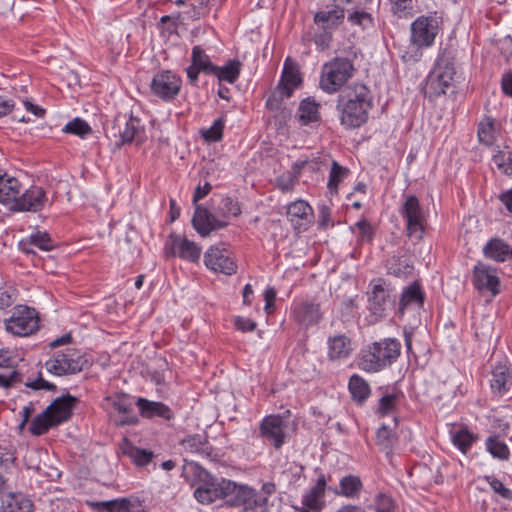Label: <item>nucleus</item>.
<instances>
[{
  "mask_svg": "<svg viewBox=\"0 0 512 512\" xmlns=\"http://www.w3.org/2000/svg\"><path fill=\"white\" fill-rule=\"evenodd\" d=\"M336 108L341 125L346 129L359 128L367 122L368 113L372 108L370 90L359 83L347 87L338 96Z\"/></svg>",
  "mask_w": 512,
  "mask_h": 512,
  "instance_id": "nucleus-1",
  "label": "nucleus"
},
{
  "mask_svg": "<svg viewBox=\"0 0 512 512\" xmlns=\"http://www.w3.org/2000/svg\"><path fill=\"white\" fill-rule=\"evenodd\" d=\"M401 343L396 338L373 342L361 352L358 367L366 372H379L392 365L400 356Z\"/></svg>",
  "mask_w": 512,
  "mask_h": 512,
  "instance_id": "nucleus-2",
  "label": "nucleus"
},
{
  "mask_svg": "<svg viewBox=\"0 0 512 512\" xmlns=\"http://www.w3.org/2000/svg\"><path fill=\"white\" fill-rule=\"evenodd\" d=\"M399 214L405 221L406 235L411 239L420 241L424 238L427 227V213L415 195L404 196L399 207Z\"/></svg>",
  "mask_w": 512,
  "mask_h": 512,
  "instance_id": "nucleus-3",
  "label": "nucleus"
},
{
  "mask_svg": "<svg viewBox=\"0 0 512 512\" xmlns=\"http://www.w3.org/2000/svg\"><path fill=\"white\" fill-rule=\"evenodd\" d=\"M352 61L344 57H335L324 64L320 78V87L327 93H335L353 76Z\"/></svg>",
  "mask_w": 512,
  "mask_h": 512,
  "instance_id": "nucleus-4",
  "label": "nucleus"
},
{
  "mask_svg": "<svg viewBox=\"0 0 512 512\" xmlns=\"http://www.w3.org/2000/svg\"><path fill=\"white\" fill-rule=\"evenodd\" d=\"M5 330L19 337H26L36 333L40 328L38 312L26 305H16L12 314L4 320Z\"/></svg>",
  "mask_w": 512,
  "mask_h": 512,
  "instance_id": "nucleus-5",
  "label": "nucleus"
},
{
  "mask_svg": "<svg viewBox=\"0 0 512 512\" xmlns=\"http://www.w3.org/2000/svg\"><path fill=\"white\" fill-rule=\"evenodd\" d=\"M455 74L453 61L449 58L441 57L427 78L425 95L432 98L446 94V91L453 84Z\"/></svg>",
  "mask_w": 512,
  "mask_h": 512,
  "instance_id": "nucleus-6",
  "label": "nucleus"
},
{
  "mask_svg": "<svg viewBox=\"0 0 512 512\" xmlns=\"http://www.w3.org/2000/svg\"><path fill=\"white\" fill-rule=\"evenodd\" d=\"M113 136L116 138V145L122 146L133 141L137 145L142 144L146 140L145 127L142 121L131 115H118L112 127Z\"/></svg>",
  "mask_w": 512,
  "mask_h": 512,
  "instance_id": "nucleus-7",
  "label": "nucleus"
},
{
  "mask_svg": "<svg viewBox=\"0 0 512 512\" xmlns=\"http://www.w3.org/2000/svg\"><path fill=\"white\" fill-rule=\"evenodd\" d=\"M287 421L278 414L265 416L259 423L258 436L271 445L275 450H280L287 441Z\"/></svg>",
  "mask_w": 512,
  "mask_h": 512,
  "instance_id": "nucleus-8",
  "label": "nucleus"
},
{
  "mask_svg": "<svg viewBox=\"0 0 512 512\" xmlns=\"http://www.w3.org/2000/svg\"><path fill=\"white\" fill-rule=\"evenodd\" d=\"M395 306V298L390 289L385 287L383 280L379 279L368 292V309L374 322L386 318Z\"/></svg>",
  "mask_w": 512,
  "mask_h": 512,
  "instance_id": "nucleus-9",
  "label": "nucleus"
},
{
  "mask_svg": "<svg viewBox=\"0 0 512 512\" xmlns=\"http://www.w3.org/2000/svg\"><path fill=\"white\" fill-rule=\"evenodd\" d=\"M87 366V359L83 356L74 357L70 350H67V352H56L53 358L45 363L47 371L56 376L76 374Z\"/></svg>",
  "mask_w": 512,
  "mask_h": 512,
  "instance_id": "nucleus-10",
  "label": "nucleus"
},
{
  "mask_svg": "<svg viewBox=\"0 0 512 512\" xmlns=\"http://www.w3.org/2000/svg\"><path fill=\"white\" fill-rule=\"evenodd\" d=\"M439 32V19L436 16H420L411 24V42L417 48L433 45Z\"/></svg>",
  "mask_w": 512,
  "mask_h": 512,
  "instance_id": "nucleus-11",
  "label": "nucleus"
},
{
  "mask_svg": "<svg viewBox=\"0 0 512 512\" xmlns=\"http://www.w3.org/2000/svg\"><path fill=\"white\" fill-rule=\"evenodd\" d=\"M182 85L181 78L170 70L156 73L150 83L153 95L163 101H172L180 92Z\"/></svg>",
  "mask_w": 512,
  "mask_h": 512,
  "instance_id": "nucleus-12",
  "label": "nucleus"
},
{
  "mask_svg": "<svg viewBox=\"0 0 512 512\" xmlns=\"http://www.w3.org/2000/svg\"><path fill=\"white\" fill-rule=\"evenodd\" d=\"M472 284L480 293L488 292L495 297L500 293L498 270L488 264L478 262L472 271Z\"/></svg>",
  "mask_w": 512,
  "mask_h": 512,
  "instance_id": "nucleus-13",
  "label": "nucleus"
},
{
  "mask_svg": "<svg viewBox=\"0 0 512 512\" xmlns=\"http://www.w3.org/2000/svg\"><path fill=\"white\" fill-rule=\"evenodd\" d=\"M291 317L303 328L314 326L322 319L320 304L311 299H295L291 305Z\"/></svg>",
  "mask_w": 512,
  "mask_h": 512,
  "instance_id": "nucleus-14",
  "label": "nucleus"
},
{
  "mask_svg": "<svg viewBox=\"0 0 512 512\" xmlns=\"http://www.w3.org/2000/svg\"><path fill=\"white\" fill-rule=\"evenodd\" d=\"M204 262L206 267L214 272L232 275L237 271L232 252L224 247L211 246L204 254Z\"/></svg>",
  "mask_w": 512,
  "mask_h": 512,
  "instance_id": "nucleus-15",
  "label": "nucleus"
},
{
  "mask_svg": "<svg viewBox=\"0 0 512 512\" xmlns=\"http://www.w3.org/2000/svg\"><path fill=\"white\" fill-rule=\"evenodd\" d=\"M188 468L198 478L200 484L194 491V497L202 504H210L218 499L214 486V477L195 462L188 463Z\"/></svg>",
  "mask_w": 512,
  "mask_h": 512,
  "instance_id": "nucleus-16",
  "label": "nucleus"
},
{
  "mask_svg": "<svg viewBox=\"0 0 512 512\" xmlns=\"http://www.w3.org/2000/svg\"><path fill=\"white\" fill-rule=\"evenodd\" d=\"M192 225L200 236L206 237L214 230L225 228L228 222L217 219L202 205H195Z\"/></svg>",
  "mask_w": 512,
  "mask_h": 512,
  "instance_id": "nucleus-17",
  "label": "nucleus"
},
{
  "mask_svg": "<svg viewBox=\"0 0 512 512\" xmlns=\"http://www.w3.org/2000/svg\"><path fill=\"white\" fill-rule=\"evenodd\" d=\"M344 19V8L337 4H329L314 14L313 21L319 30L332 32L343 23Z\"/></svg>",
  "mask_w": 512,
  "mask_h": 512,
  "instance_id": "nucleus-18",
  "label": "nucleus"
},
{
  "mask_svg": "<svg viewBox=\"0 0 512 512\" xmlns=\"http://www.w3.org/2000/svg\"><path fill=\"white\" fill-rule=\"evenodd\" d=\"M47 202L46 193L43 188L33 186L24 193L19 194V198L13 205L15 211H32L38 212L42 210Z\"/></svg>",
  "mask_w": 512,
  "mask_h": 512,
  "instance_id": "nucleus-19",
  "label": "nucleus"
},
{
  "mask_svg": "<svg viewBox=\"0 0 512 512\" xmlns=\"http://www.w3.org/2000/svg\"><path fill=\"white\" fill-rule=\"evenodd\" d=\"M302 84L301 74L296 62L286 58L278 87L281 97H290L293 91Z\"/></svg>",
  "mask_w": 512,
  "mask_h": 512,
  "instance_id": "nucleus-20",
  "label": "nucleus"
},
{
  "mask_svg": "<svg viewBox=\"0 0 512 512\" xmlns=\"http://www.w3.org/2000/svg\"><path fill=\"white\" fill-rule=\"evenodd\" d=\"M135 404L139 410L140 416L143 418L150 420L160 418L164 421H171L175 418L172 409L163 402L139 397Z\"/></svg>",
  "mask_w": 512,
  "mask_h": 512,
  "instance_id": "nucleus-21",
  "label": "nucleus"
},
{
  "mask_svg": "<svg viewBox=\"0 0 512 512\" xmlns=\"http://www.w3.org/2000/svg\"><path fill=\"white\" fill-rule=\"evenodd\" d=\"M170 255L178 256L190 262H197L201 255V248L186 238L176 234L169 235Z\"/></svg>",
  "mask_w": 512,
  "mask_h": 512,
  "instance_id": "nucleus-22",
  "label": "nucleus"
},
{
  "mask_svg": "<svg viewBox=\"0 0 512 512\" xmlns=\"http://www.w3.org/2000/svg\"><path fill=\"white\" fill-rule=\"evenodd\" d=\"M181 445L184 450L191 454H197L201 458L208 459L210 461L217 460V453L208 441L206 435L193 434L188 435L181 441Z\"/></svg>",
  "mask_w": 512,
  "mask_h": 512,
  "instance_id": "nucleus-23",
  "label": "nucleus"
},
{
  "mask_svg": "<svg viewBox=\"0 0 512 512\" xmlns=\"http://www.w3.org/2000/svg\"><path fill=\"white\" fill-rule=\"evenodd\" d=\"M78 399L70 394L56 398L45 410L57 425L68 421Z\"/></svg>",
  "mask_w": 512,
  "mask_h": 512,
  "instance_id": "nucleus-24",
  "label": "nucleus"
},
{
  "mask_svg": "<svg viewBox=\"0 0 512 512\" xmlns=\"http://www.w3.org/2000/svg\"><path fill=\"white\" fill-rule=\"evenodd\" d=\"M327 485L326 477L320 473L316 484L303 495L302 503L306 508L303 512H320L323 507V497Z\"/></svg>",
  "mask_w": 512,
  "mask_h": 512,
  "instance_id": "nucleus-25",
  "label": "nucleus"
},
{
  "mask_svg": "<svg viewBox=\"0 0 512 512\" xmlns=\"http://www.w3.org/2000/svg\"><path fill=\"white\" fill-rule=\"evenodd\" d=\"M312 208L304 200H297L287 208V217L294 229L304 231L310 223Z\"/></svg>",
  "mask_w": 512,
  "mask_h": 512,
  "instance_id": "nucleus-26",
  "label": "nucleus"
},
{
  "mask_svg": "<svg viewBox=\"0 0 512 512\" xmlns=\"http://www.w3.org/2000/svg\"><path fill=\"white\" fill-rule=\"evenodd\" d=\"M255 504H260L261 506L265 505L267 498H260L257 496L254 489L245 486V485H237L236 489L233 492L231 498L227 500L229 505H244L243 511L241 512H253L250 507L251 502Z\"/></svg>",
  "mask_w": 512,
  "mask_h": 512,
  "instance_id": "nucleus-27",
  "label": "nucleus"
},
{
  "mask_svg": "<svg viewBox=\"0 0 512 512\" xmlns=\"http://www.w3.org/2000/svg\"><path fill=\"white\" fill-rule=\"evenodd\" d=\"M490 386L494 393L504 395L512 385L511 370L506 362H499L493 366Z\"/></svg>",
  "mask_w": 512,
  "mask_h": 512,
  "instance_id": "nucleus-28",
  "label": "nucleus"
},
{
  "mask_svg": "<svg viewBox=\"0 0 512 512\" xmlns=\"http://www.w3.org/2000/svg\"><path fill=\"white\" fill-rule=\"evenodd\" d=\"M483 254L496 262H505L512 258V247L500 238H492L483 247Z\"/></svg>",
  "mask_w": 512,
  "mask_h": 512,
  "instance_id": "nucleus-29",
  "label": "nucleus"
},
{
  "mask_svg": "<svg viewBox=\"0 0 512 512\" xmlns=\"http://www.w3.org/2000/svg\"><path fill=\"white\" fill-rule=\"evenodd\" d=\"M424 303V293L418 282H413L405 288L399 300L398 313L403 316L405 310L411 306L421 307Z\"/></svg>",
  "mask_w": 512,
  "mask_h": 512,
  "instance_id": "nucleus-30",
  "label": "nucleus"
},
{
  "mask_svg": "<svg viewBox=\"0 0 512 512\" xmlns=\"http://www.w3.org/2000/svg\"><path fill=\"white\" fill-rule=\"evenodd\" d=\"M20 192V182L16 178L8 176L0 169V202L3 204L12 202L14 205L19 198Z\"/></svg>",
  "mask_w": 512,
  "mask_h": 512,
  "instance_id": "nucleus-31",
  "label": "nucleus"
},
{
  "mask_svg": "<svg viewBox=\"0 0 512 512\" xmlns=\"http://www.w3.org/2000/svg\"><path fill=\"white\" fill-rule=\"evenodd\" d=\"M372 0H346L347 3L354 4V11L348 14L347 20L352 25L360 26L362 29H371L374 27V20L370 13L365 12L363 8Z\"/></svg>",
  "mask_w": 512,
  "mask_h": 512,
  "instance_id": "nucleus-32",
  "label": "nucleus"
},
{
  "mask_svg": "<svg viewBox=\"0 0 512 512\" xmlns=\"http://www.w3.org/2000/svg\"><path fill=\"white\" fill-rule=\"evenodd\" d=\"M327 344L328 358L330 360L345 359L352 353L351 340L343 334L329 337Z\"/></svg>",
  "mask_w": 512,
  "mask_h": 512,
  "instance_id": "nucleus-33",
  "label": "nucleus"
},
{
  "mask_svg": "<svg viewBox=\"0 0 512 512\" xmlns=\"http://www.w3.org/2000/svg\"><path fill=\"white\" fill-rule=\"evenodd\" d=\"M296 118L301 126L319 122V104L311 98L303 99L298 106Z\"/></svg>",
  "mask_w": 512,
  "mask_h": 512,
  "instance_id": "nucleus-34",
  "label": "nucleus"
},
{
  "mask_svg": "<svg viewBox=\"0 0 512 512\" xmlns=\"http://www.w3.org/2000/svg\"><path fill=\"white\" fill-rule=\"evenodd\" d=\"M121 450L125 456L129 457L139 467L146 466L154 457L152 451L134 446L127 438L123 439Z\"/></svg>",
  "mask_w": 512,
  "mask_h": 512,
  "instance_id": "nucleus-35",
  "label": "nucleus"
},
{
  "mask_svg": "<svg viewBox=\"0 0 512 512\" xmlns=\"http://www.w3.org/2000/svg\"><path fill=\"white\" fill-rule=\"evenodd\" d=\"M363 489V483L360 477L348 474L340 479L339 488L331 489L334 494L346 498H358Z\"/></svg>",
  "mask_w": 512,
  "mask_h": 512,
  "instance_id": "nucleus-36",
  "label": "nucleus"
},
{
  "mask_svg": "<svg viewBox=\"0 0 512 512\" xmlns=\"http://www.w3.org/2000/svg\"><path fill=\"white\" fill-rule=\"evenodd\" d=\"M397 442L398 437L393 429L385 424L379 427L376 433V444L387 457L393 455L394 446Z\"/></svg>",
  "mask_w": 512,
  "mask_h": 512,
  "instance_id": "nucleus-37",
  "label": "nucleus"
},
{
  "mask_svg": "<svg viewBox=\"0 0 512 512\" xmlns=\"http://www.w3.org/2000/svg\"><path fill=\"white\" fill-rule=\"evenodd\" d=\"M348 388L352 399L358 404H363L370 396L371 391L368 382L358 374H353L350 377Z\"/></svg>",
  "mask_w": 512,
  "mask_h": 512,
  "instance_id": "nucleus-38",
  "label": "nucleus"
},
{
  "mask_svg": "<svg viewBox=\"0 0 512 512\" xmlns=\"http://www.w3.org/2000/svg\"><path fill=\"white\" fill-rule=\"evenodd\" d=\"M8 498L0 512H32L34 509L33 502L24 494L10 493Z\"/></svg>",
  "mask_w": 512,
  "mask_h": 512,
  "instance_id": "nucleus-39",
  "label": "nucleus"
},
{
  "mask_svg": "<svg viewBox=\"0 0 512 512\" xmlns=\"http://www.w3.org/2000/svg\"><path fill=\"white\" fill-rule=\"evenodd\" d=\"M241 62L233 59L229 60L224 66L219 67L215 65V70L211 75L216 76L219 81H226L228 83H234L239 78L241 72Z\"/></svg>",
  "mask_w": 512,
  "mask_h": 512,
  "instance_id": "nucleus-40",
  "label": "nucleus"
},
{
  "mask_svg": "<svg viewBox=\"0 0 512 512\" xmlns=\"http://www.w3.org/2000/svg\"><path fill=\"white\" fill-rule=\"evenodd\" d=\"M351 231L357 235V244L363 245L371 243L375 236V229L366 218H362L350 227Z\"/></svg>",
  "mask_w": 512,
  "mask_h": 512,
  "instance_id": "nucleus-41",
  "label": "nucleus"
},
{
  "mask_svg": "<svg viewBox=\"0 0 512 512\" xmlns=\"http://www.w3.org/2000/svg\"><path fill=\"white\" fill-rule=\"evenodd\" d=\"M55 426H57V424L54 423L51 415L44 410L42 413L34 417L30 424L29 431L35 436H40L47 433L50 428Z\"/></svg>",
  "mask_w": 512,
  "mask_h": 512,
  "instance_id": "nucleus-42",
  "label": "nucleus"
},
{
  "mask_svg": "<svg viewBox=\"0 0 512 512\" xmlns=\"http://www.w3.org/2000/svg\"><path fill=\"white\" fill-rule=\"evenodd\" d=\"M349 169L333 161L329 173L327 187L330 193H338L339 184L348 176Z\"/></svg>",
  "mask_w": 512,
  "mask_h": 512,
  "instance_id": "nucleus-43",
  "label": "nucleus"
},
{
  "mask_svg": "<svg viewBox=\"0 0 512 512\" xmlns=\"http://www.w3.org/2000/svg\"><path fill=\"white\" fill-rule=\"evenodd\" d=\"M192 64L203 73L211 75L215 70V65L211 62L210 57L204 52L200 46H194L191 55Z\"/></svg>",
  "mask_w": 512,
  "mask_h": 512,
  "instance_id": "nucleus-44",
  "label": "nucleus"
},
{
  "mask_svg": "<svg viewBox=\"0 0 512 512\" xmlns=\"http://www.w3.org/2000/svg\"><path fill=\"white\" fill-rule=\"evenodd\" d=\"M486 448L489 453L501 460H507L509 458V448L506 443L499 438V436L493 435L487 438Z\"/></svg>",
  "mask_w": 512,
  "mask_h": 512,
  "instance_id": "nucleus-45",
  "label": "nucleus"
},
{
  "mask_svg": "<svg viewBox=\"0 0 512 512\" xmlns=\"http://www.w3.org/2000/svg\"><path fill=\"white\" fill-rule=\"evenodd\" d=\"M91 506L98 510L104 508L108 512H131V501L127 498L95 502Z\"/></svg>",
  "mask_w": 512,
  "mask_h": 512,
  "instance_id": "nucleus-46",
  "label": "nucleus"
},
{
  "mask_svg": "<svg viewBox=\"0 0 512 512\" xmlns=\"http://www.w3.org/2000/svg\"><path fill=\"white\" fill-rule=\"evenodd\" d=\"M388 273L396 277H407L413 271V266L406 259L393 256L387 261Z\"/></svg>",
  "mask_w": 512,
  "mask_h": 512,
  "instance_id": "nucleus-47",
  "label": "nucleus"
},
{
  "mask_svg": "<svg viewBox=\"0 0 512 512\" xmlns=\"http://www.w3.org/2000/svg\"><path fill=\"white\" fill-rule=\"evenodd\" d=\"M225 120L223 117L216 119L212 126L201 130V137L208 143L219 142L223 138Z\"/></svg>",
  "mask_w": 512,
  "mask_h": 512,
  "instance_id": "nucleus-48",
  "label": "nucleus"
},
{
  "mask_svg": "<svg viewBox=\"0 0 512 512\" xmlns=\"http://www.w3.org/2000/svg\"><path fill=\"white\" fill-rule=\"evenodd\" d=\"M477 437L467 429H461L452 435L453 444L464 454H466Z\"/></svg>",
  "mask_w": 512,
  "mask_h": 512,
  "instance_id": "nucleus-49",
  "label": "nucleus"
},
{
  "mask_svg": "<svg viewBox=\"0 0 512 512\" xmlns=\"http://www.w3.org/2000/svg\"><path fill=\"white\" fill-rule=\"evenodd\" d=\"M493 164L498 170L508 176L512 175V152L498 151L492 158Z\"/></svg>",
  "mask_w": 512,
  "mask_h": 512,
  "instance_id": "nucleus-50",
  "label": "nucleus"
},
{
  "mask_svg": "<svg viewBox=\"0 0 512 512\" xmlns=\"http://www.w3.org/2000/svg\"><path fill=\"white\" fill-rule=\"evenodd\" d=\"M63 131L65 133L85 137L92 132V129L85 120L75 118L64 126Z\"/></svg>",
  "mask_w": 512,
  "mask_h": 512,
  "instance_id": "nucleus-51",
  "label": "nucleus"
},
{
  "mask_svg": "<svg viewBox=\"0 0 512 512\" xmlns=\"http://www.w3.org/2000/svg\"><path fill=\"white\" fill-rule=\"evenodd\" d=\"M105 400L110 402L113 409L120 414H129L133 411L132 404L126 394L120 393L114 397L109 396Z\"/></svg>",
  "mask_w": 512,
  "mask_h": 512,
  "instance_id": "nucleus-52",
  "label": "nucleus"
},
{
  "mask_svg": "<svg viewBox=\"0 0 512 512\" xmlns=\"http://www.w3.org/2000/svg\"><path fill=\"white\" fill-rule=\"evenodd\" d=\"M29 243L43 251H50L55 247L50 235L45 231H37L30 235Z\"/></svg>",
  "mask_w": 512,
  "mask_h": 512,
  "instance_id": "nucleus-53",
  "label": "nucleus"
},
{
  "mask_svg": "<svg viewBox=\"0 0 512 512\" xmlns=\"http://www.w3.org/2000/svg\"><path fill=\"white\" fill-rule=\"evenodd\" d=\"M391 11L399 18L412 15L413 0H389Z\"/></svg>",
  "mask_w": 512,
  "mask_h": 512,
  "instance_id": "nucleus-54",
  "label": "nucleus"
},
{
  "mask_svg": "<svg viewBox=\"0 0 512 512\" xmlns=\"http://www.w3.org/2000/svg\"><path fill=\"white\" fill-rule=\"evenodd\" d=\"M214 486L216 493L218 494V499L223 498L226 502L231 498L236 489V483L227 479H221L218 481L214 478Z\"/></svg>",
  "mask_w": 512,
  "mask_h": 512,
  "instance_id": "nucleus-55",
  "label": "nucleus"
},
{
  "mask_svg": "<svg viewBox=\"0 0 512 512\" xmlns=\"http://www.w3.org/2000/svg\"><path fill=\"white\" fill-rule=\"evenodd\" d=\"M219 213L223 217L238 216L241 214L239 203L232 197H225L222 199L219 206Z\"/></svg>",
  "mask_w": 512,
  "mask_h": 512,
  "instance_id": "nucleus-56",
  "label": "nucleus"
},
{
  "mask_svg": "<svg viewBox=\"0 0 512 512\" xmlns=\"http://www.w3.org/2000/svg\"><path fill=\"white\" fill-rule=\"evenodd\" d=\"M275 183L282 192H291L297 183V176L292 172L283 173L276 178Z\"/></svg>",
  "mask_w": 512,
  "mask_h": 512,
  "instance_id": "nucleus-57",
  "label": "nucleus"
},
{
  "mask_svg": "<svg viewBox=\"0 0 512 512\" xmlns=\"http://www.w3.org/2000/svg\"><path fill=\"white\" fill-rule=\"evenodd\" d=\"M374 509L376 512H395L396 504L392 497L380 493L375 497Z\"/></svg>",
  "mask_w": 512,
  "mask_h": 512,
  "instance_id": "nucleus-58",
  "label": "nucleus"
},
{
  "mask_svg": "<svg viewBox=\"0 0 512 512\" xmlns=\"http://www.w3.org/2000/svg\"><path fill=\"white\" fill-rule=\"evenodd\" d=\"M397 396L395 394H387L382 396L378 402L377 412L381 415H387L392 412L396 405Z\"/></svg>",
  "mask_w": 512,
  "mask_h": 512,
  "instance_id": "nucleus-59",
  "label": "nucleus"
},
{
  "mask_svg": "<svg viewBox=\"0 0 512 512\" xmlns=\"http://www.w3.org/2000/svg\"><path fill=\"white\" fill-rule=\"evenodd\" d=\"M25 386L32 390H47V391H56L57 387L55 384L46 381L43 379L41 372H39L38 377L33 381H28L25 383Z\"/></svg>",
  "mask_w": 512,
  "mask_h": 512,
  "instance_id": "nucleus-60",
  "label": "nucleus"
},
{
  "mask_svg": "<svg viewBox=\"0 0 512 512\" xmlns=\"http://www.w3.org/2000/svg\"><path fill=\"white\" fill-rule=\"evenodd\" d=\"M332 40V32L328 30H321V32L315 33L313 36V42L320 50L329 48Z\"/></svg>",
  "mask_w": 512,
  "mask_h": 512,
  "instance_id": "nucleus-61",
  "label": "nucleus"
},
{
  "mask_svg": "<svg viewBox=\"0 0 512 512\" xmlns=\"http://www.w3.org/2000/svg\"><path fill=\"white\" fill-rule=\"evenodd\" d=\"M491 489L501 495L503 498L511 500L512 491L504 486L502 481L494 477H487Z\"/></svg>",
  "mask_w": 512,
  "mask_h": 512,
  "instance_id": "nucleus-62",
  "label": "nucleus"
},
{
  "mask_svg": "<svg viewBox=\"0 0 512 512\" xmlns=\"http://www.w3.org/2000/svg\"><path fill=\"white\" fill-rule=\"evenodd\" d=\"M14 289L10 286H0V310L10 307L14 301Z\"/></svg>",
  "mask_w": 512,
  "mask_h": 512,
  "instance_id": "nucleus-63",
  "label": "nucleus"
},
{
  "mask_svg": "<svg viewBox=\"0 0 512 512\" xmlns=\"http://www.w3.org/2000/svg\"><path fill=\"white\" fill-rule=\"evenodd\" d=\"M318 225L320 228L323 229L329 226L332 227L334 225L333 221L331 220V209L326 205H322L319 207Z\"/></svg>",
  "mask_w": 512,
  "mask_h": 512,
  "instance_id": "nucleus-64",
  "label": "nucleus"
}]
</instances>
